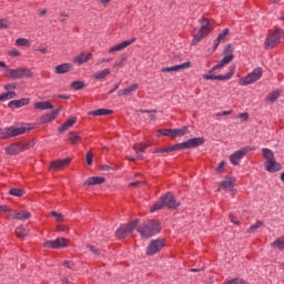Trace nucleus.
Listing matches in <instances>:
<instances>
[{
  "label": "nucleus",
  "instance_id": "obj_1",
  "mask_svg": "<svg viewBox=\"0 0 284 284\" xmlns=\"http://www.w3.org/2000/svg\"><path fill=\"white\" fill-rule=\"evenodd\" d=\"M138 232L141 234L142 239H152V236H156V234L161 232V224L155 220H150L142 223L138 227Z\"/></svg>",
  "mask_w": 284,
  "mask_h": 284
},
{
  "label": "nucleus",
  "instance_id": "obj_2",
  "mask_svg": "<svg viewBox=\"0 0 284 284\" xmlns=\"http://www.w3.org/2000/svg\"><path fill=\"white\" fill-rule=\"evenodd\" d=\"M263 158L265 159L264 168L266 172L274 174L283 170V165L274 158V152L271 149H262Z\"/></svg>",
  "mask_w": 284,
  "mask_h": 284
},
{
  "label": "nucleus",
  "instance_id": "obj_3",
  "mask_svg": "<svg viewBox=\"0 0 284 284\" xmlns=\"http://www.w3.org/2000/svg\"><path fill=\"white\" fill-rule=\"evenodd\" d=\"M181 202L176 201L172 193H166L160 199V201L151 206V212H156L158 210H163V207H169L170 210H179Z\"/></svg>",
  "mask_w": 284,
  "mask_h": 284
},
{
  "label": "nucleus",
  "instance_id": "obj_4",
  "mask_svg": "<svg viewBox=\"0 0 284 284\" xmlns=\"http://www.w3.org/2000/svg\"><path fill=\"white\" fill-rule=\"evenodd\" d=\"M28 132H30V128L26 125L0 129V140L12 139L14 136H20V134H26Z\"/></svg>",
  "mask_w": 284,
  "mask_h": 284
},
{
  "label": "nucleus",
  "instance_id": "obj_5",
  "mask_svg": "<svg viewBox=\"0 0 284 284\" xmlns=\"http://www.w3.org/2000/svg\"><path fill=\"white\" fill-rule=\"evenodd\" d=\"M199 21H200L201 28L192 40L193 45L201 43V41H203V39H205V37H207L212 31V27L210 26V20L207 18L201 19Z\"/></svg>",
  "mask_w": 284,
  "mask_h": 284
},
{
  "label": "nucleus",
  "instance_id": "obj_6",
  "mask_svg": "<svg viewBox=\"0 0 284 284\" xmlns=\"http://www.w3.org/2000/svg\"><path fill=\"white\" fill-rule=\"evenodd\" d=\"M284 37L283 29H276L273 33L268 34L264 42V48L266 50H272L281 43V39Z\"/></svg>",
  "mask_w": 284,
  "mask_h": 284
},
{
  "label": "nucleus",
  "instance_id": "obj_7",
  "mask_svg": "<svg viewBox=\"0 0 284 284\" xmlns=\"http://www.w3.org/2000/svg\"><path fill=\"white\" fill-rule=\"evenodd\" d=\"M234 47L232 44H227L224 48V58L215 64L209 72L212 74V72H215V70H219V68H223L224 65H227L229 63H232L234 61Z\"/></svg>",
  "mask_w": 284,
  "mask_h": 284
},
{
  "label": "nucleus",
  "instance_id": "obj_8",
  "mask_svg": "<svg viewBox=\"0 0 284 284\" xmlns=\"http://www.w3.org/2000/svg\"><path fill=\"white\" fill-rule=\"evenodd\" d=\"M261 77H263V69L256 68L246 77L240 79V85H252V83H256Z\"/></svg>",
  "mask_w": 284,
  "mask_h": 284
},
{
  "label": "nucleus",
  "instance_id": "obj_9",
  "mask_svg": "<svg viewBox=\"0 0 284 284\" xmlns=\"http://www.w3.org/2000/svg\"><path fill=\"white\" fill-rule=\"evenodd\" d=\"M70 241L65 237H58L55 240L45 241L43 243V247L49 250H63V247H68Z\"/></svg>",
  "mask_w": 284,
  "mask_h": 284
},
{
  "label": "nucleus",
  "instance_id": "obj_10",
  "mask_svg": "<svg viewBox=\"0 0 284 284\" xmlns=\"http://www.w3.org/2000/svg\"><path fill=\"white\" fill-rule=\"evenodd\" d=\"M138 225V221L130 222L129 224H122L115 233L118 239H126V236H130V234H132L133 230H136Z\"/></svg>",
  "mask_w": 284,
  "mask_h": 284
},
{
  "label": "nucleus",
  "instance_id": "obj_11",
  "mask_svg": "<svg viewBox=\"0 0 284 284\" xmlns=\"http://www.w3.org/2000/svg\"><path fill=\"white\" fill-rule=\"evenodd\" d=\"M7 72L11 79H23V77H32V71L26 67L18 69H7Z\"/></svg>",
  "mask_w": 284,
  "mask_h": 284
},
{
  "label": "nucleus",
  "instance_id": "obj_12",
  "mask_svg": "<svg viewBox=\"0 0 284 284\" xmlns=\"http://www.w3.org/2000/svg\"><path fill=\"white\" fill-rule=\"evenodd\" d=\"M205 143L204 138H193L187 140L186 142L178 143L179 150H192V148H199Z\"/></svg>",
  "mask_w": 284,
  "mask_h": 284
},
{
  "label": "nucleus",
  "instance_id": "obj_13",
  "mask_svg": "<svg viewBox=\"0 0 284 284\" xmlns=\"http://www.w3.org/2000/svg\"><path fill=\"white\" fill-rule=\"evenodd\" d=\"M165 247V240H153L146 247V255L154 256Z\"/></svg>",
  "mask_w": 284,
  "mask_h": 284
},
{
  "label": "nucleus",
  "instance_id": "obj_14",
  "mask_svg": "<svg viewBox=\"0 0 284 284\" xmlns=\"http://www.w3.org/2000/svg\"><path fill=\"white\" fill-rule=\"evenodd\" d=\"M26 150H30V144L21 142L13 143L6 148L7 154L11 155L20 154V152H26Z\"/></svg>",
  "mask_w": 284,
  "mask_h": 284
},
{
  "label": "nucleus",
  "instance_id": "obj_15",
  "mask_svg": "<svg viewBox=\"0 0 284 284\" xmlns=\"http://www.w3.org/2000/svg\"><path fill=\"white\" fill-rule=\"evenodd\" d=\"M252 150L251 148H242L237 151H235L233 154L230 156V162L232 165H239L241 163V160L247 155V152Z\"/></svg>",
  "mask_w": 284,
  "mask_h": 284
},
{
  "label": "nucleus",
  "instance_id": "obj_16",
  "mask_svg": "<svg viewBox=\"0 0 284 284\" xmlns=\"http://www.w3.org/2000/svg\"><path fill=\"white\" fill-rule=\"evenodd\" d=\"M234 70H236L235 67H232L230 72L226 73L225 75L204 74L203 79H205L206 81H230V79H232V77H234Z\"/></svg>",
  "mask_w": 284,
  "mask_h": 284
},
{
  "label": "nucleus",
  "instance_id": "obj_17",
  "mask_svg": "<svg viewBox=\"0 0 284 284\" xmlns=\"http://www.w3.org/2000/svg\"><path fill=\"white\" fill-rule=\"evenodd\" d=\"M135 41L136 38L120 42L119 44H115L109 49V54H114V52H121L122 50H125V48H129V45H132V43H134Z\"/></svg>",
  "mask_w": 284,
  "mask_h": 284
},
{
  "label": "nucleus",
  "instance_id": "obj_18",
  "mask_svg": "<svg viewBox=\"0 0 284 284\" xmlns=\"http://www.w3.org/2000/svg\"><path fill=\"white\" fill-rule=\"evenodd\" d=\"M91 59H92V53L81 52L74 57L73 63H75V65H83V63H88V61H90Z\"/></svg>",
  "mask_w": 284,
  "mask_h": 284
},
{
  "label": "nucleus",
  "instance_id": "obj_19",
  "mask_svg": "<svg viewBox=\"0 0 284 284\" xmlns=\"http://www.w3.org/2000/svg\"><path fill=\"white\" fill-rule=\"evenodd\" d=\"M191 65H192V63L184 62L182 64L162 68L161 72H164V73H168V72H180V70H187Z\"/></svg>",
  "mask_w": 284,
  "mask_h": 284
},
{
  "label": "nucleus",
  "instance_id": "obj_20",
  "mask_svg": "<svg viewBox=\"0 0 284 284\" xmlns=\"http://www.w3.org/2000/svg\"><path fill=\"white\" fill-rule=\"evenodd\" d=\"M61 112V109L53 110L51 113H47L40 118V123L45 124V123H52L54 119L59 116Z\"/></svg>",
  "mask_w": 284,
  "mask_h": 284
},
{
  "label": "nucleus",
  "instance_id": "obj_21",
  "mask_svg": "<svg viewBox=\"0 0 284 284\" xmlns=\"http://www.w3.org/2000/svg\"><path fill=\"white\" fill-rule=\"evenodd\" d=\"M72 160L70 158H67L64 160H58L51 162L50 170H63V168H67V165H70V162Z\"/></svg>",
  "mask_w": 284,
  "mask_h": 284
},
{
  "label": "nucleus",
  "instance_id": "obj_22",
  "mask_svg": "<svg viewBox=\"0 0 284 284\" xmlns=\"http://www.w3.org/2000/svg\"><path fill=\"white\" fill-rule=\"evenodd\" d=\"M139 90V84L133 83L130 87H126L125 89H121L118 91L119 97H130V94H134Z\"/></svg>",
  "mask_w": 284,
  "mask_h": 284
},
{
  "label": "nucleus",
  "instance_id": "obj_23",
  "mask_svg": "<svg viewBox=\"0 0 284 284\" xmlns=\"http://www.w3.org/2000/svg\"><path fill=\"white\" fill-rule=\"evenodd\" d=\"M30 103V99L28 98H22L20 100H13L8 103V108L11 110H14L17 108H23V105H28Z\"/></svg>",
  "mask_w": 284,
  "mask_h": 284
},
{
  "label": "nucleus",
  "instance_id": "obj_24",
  "mask_svg": "<svg viewBox=\"0 0 284 284\" xmlns=\"http://www.w3.org/2000/svg\"><path fill=\"white\" fill-rule=\"evenodd\" d=\"M227 34H230V29H223V31L217 36L216 40L214 41V49L216 50L221 43H225L227 40Z\"/></svg>",
  "mask_w": 284,
  "mask_h": 284
},
{
  "label": "nucleus",
  "instance_id": "obj_25",
  "mask_svg": "<svg viewBox=\"0 0 284 284\" xmlns=\"http://www.w3.org/2000/svg\"><path fill=\"white\" fill-rule=\"evenodd\" d=\"M72 70V64L70 63H62L54 68L55 74H68Z\"/></svg>",
  "mask_w": 284,
  "mask_h": 284
},
{
  "label": "nucleus",
  "instance_id": "obj_26",
  "mask_svg": "<svg viewBox=\"0 0 284 284\" xmlns=\"http://www.w3.org/2000/svg\"><path fill=\"white\" fill-rule=\"evenodd\" d=\"M111 73H112V71L110 69H103L101 71L95 72L92 77L97 81H103V80L108 79V77H110Z\"/></svg>",
  "mask_w": 284,
  "mask_h": 284
},
{
  "label": "nucleus",
  "instance_id": "obj_27",
  "mask_svg": "<svg viewBox=\"0 0 284 284\" xmlns=\"http://www.w3.org/2000/svg\"><path fill=\"white\" fill-rule=\"evenodd\" d=\"M12 216L16 221H28V219L32 216V213L28 211H20V212H14Z\"/></svg>",
  "mask_w": 284,
  "mask_h": 284
},
{
  "label": "nucleus",
  "instance_id": "obj_28",
  "mask_svg": "<svg viewBox=\"0 0 284 284\" xmlns=\"http://www.w3.org/2000/svg\"><path fill=\"white\" fill-rule=\"evenodd\" d=\"M34 109L36 110H54V105H52L50 101H42V102H36Z\"/></svg>",
  "mask_w": 284,
  "mask_h": 284
},
{
  "label": "nucleus",
  "instance_id": "obj_29",
  "mask_svg": "<svg viewBox=\"0 0 284 284\" xmlns=\"http://www.w3.org/2000/svg\"><path fill=\"white\" fill-rule=\"evenodd\" d=\"M101 183H105V178L92 176L84 182V185H101Z\"/></svg>",
  "mask_w": 284,
  "mask_h": 284
},
{
  "label": "nucleus",
  "instance_id": "obj_30",
  "mask_svg": "<svg viewBox=\"0 0 284 284\" xmlns=\"http://www.w3.org/2000/svg\"><path fill=\"white\" fill-rule=\"evenodd\" d=\"M236 181L234 179H227L221 182L220 187L222 190H233Z\"/></svg>",
  "mask_w": 284,
  "mask_h": 284
},
{
  "label": "nucleus",
  "instance_id": "obj_31",
  "mask_svg": "<svg viewBox=\"0 0 284 284\" xmlns=\"http://www.w3.org/2000/svg\"><path fill=\"white\" fill-rule=\"evenodd\" d=\"M185 134H190V129L187 126H183L181 129H173L172 130V136H185Z\"/></svg>",
  "mask_w": 284,
  "mask_h": 284
},
{
  "label": "nucleus",
  "instance_id": "obj_32",
  "mask_svg": "<svg viewBox=\"0 0 284 284\" xmlns=\"http://www.w3.org/2000/svg\"><path fill=\"white\" fill-rule=\"evenodd\" d=\"M89 114L91 116H106L108 114H112V110L98 109V110H94V111H90Z\"/></svg>",
  "mask_w": 284,
  "mask_h": 284
},
{
  "label": "nucleus",
  "instance_id": "obj_33",
  "mask_svg": "<svg viewBox=\"0 0 284 284\" xmlns=\"http://www.w3.org/2000/svg\"><path fill=\"white\" fill-rule=\"evenodd\" d=\"M74 123H77V118H71V119L67 120V121L59 128V132H65V130H70V128H72V125H74Z\"/></svg>",
  "mask_w": 284,
  "mask_h": 284
},
{
  "label": "nucleus",
  "instance_id": "obj_34",
  "mask_svg": "<svg viewBox=\"0 0 284 284\" xmlns=\"http://www.w3.org/2000/svg\"><path fill=\"white\" fill-rule=\"evenodd\" d=\"M168 153V152H179V144H174L172 146H168V148H163V149H158L154 151L155 154H163V153Z\"/></svg>",
  "mask_w": 284,
  "mask_h": 284
},
{
  "label": "nucleus",
  "instance_id": "obj_35",
  "mask_svg": "<svg viewBox=\"0 0 284 284\" xmlns=\"http://www.w3.org/2000/svg\"><path fill=\"white\" fill-rule=\"evenodd\" d=\"M16 236L18 239H26L28 236V229L26 226H19L16 229Z\"/></svg>",
  "mask_w": 284,
  "mask_h": 284
},
{
  "label": "nucleus",
  "instance_id": "obj_36",
  "mask_svg": "<svg viewBox=\"0 0 284 284\" xmlns=\"http://www.w3.org/2000/svg\"><path fill=\"white\" fill-rule=\"evenodd\" d=\"M69 141L72 145H77V143H79V141H81V135H79V133H75V132H70Z\"/></svg>",
  "mask_w": 284,
  "mask_h": 284
},
{
  "label": "nucleus",
  "instance_id": "obj_37",
  "mask_svg": "<svg viewBox=\"0 0 284 284\" xmlns=\"http://www.w3.org/2000/svg\"><path fill=\"white\" fill-rule=\"evenodd\" d=\"M17 93L14 91H8L0 95V101H10V99H14Z\"/></svg>",
  "mask_w": 284,
  "mask_h": 284
},
{
  "label": "nucleus",
  "instance_id": "obj_38",
  "mask_svg": "<svg viewBox=\"0 0 284 284\" xmlns=\"http://www.w3.org/2000/svg\"><path fill=\"white\" fill-rule=\"evenodd\" d=\"M278 97H281V92L273 91L267 95L266 101H268L270 103H274L278 100Z\"/></svg>",
  "mask_w": 284,
  "mask_h": 284
},
{
  "label": "nucleus",
  "instance_id": "obj_39",
  "mask_svg": "<svg viewBox=\"0 0 284 284\" xmlns=\"http://www.w3.org/2000/svg\"><path fill=\"white\" fill-rule=\"evenodd\" d=\"M16 44L20 45L21 48H30V45H31L30 40H28L26 38L17 39Z\"/></svg>",
  "mask_w": 284,
  "mask_h": 284
},
{
  "label": "nucleus",
  "instance_id": "obj_40",
  "mask_svg": "<svg viewBox=\"0 0 284 284\" xmlns=\"http://www.w3.org/2000/svg\"><path fill=\"white\" fill-rule=\"evenodd\" d=\"M273 247H276V250H284V236L278 237L275 242H273Z\"/></svg>",
  "mask_w": 284,
  "mask_h": 284
},
{
  "label": "nucleus",
  "instance_id": "obj_41",
  "mask_svg": "<svg viewBox=\"0 0 284 284\" xmlns=\"http://www.w3.org/2000/svg\"><path fill=\"white\" fill-rule=\"evenodd\" d=\"M9 194H11V196H23V194H26V191L23 189H11L9 191Z\"/></svg>",
  "mask_w": 284,
  "mask_h": 284
},
{
  "label": "nucleus",
  "instance_id": "obj_42",
  "mask_svg": "<svg viewBox=\"0 0 284 284\" xmlns=\"http://www.w3.org/2000/svg\"><path fill=\"white\" fill-rule=\"evenodd\" d=\"M260 227H263V221H257L255 224L251 225L247 230V234H252L255 230H260Z\"/></svg>",
  "mask_w": 284,
  "mask_h": 284
},
{
  "label": "nucleus",
  "instance_id": "obj_43",
  "mask_svg": "<svg viewBox=\"0 0 284 284\" xmlns=\"http://www.w3.org/2000/svg\"><path fill=\"white\" fill-rule=\"evenodd\" d=\"M71 88H73V90H83V88H85V82L84 81H74L71 83Z\"/></svg>",
  "mask_w": 284,
  "mask_h": 284
},
{
  "label": "nucleus",
  "instance_id": "obj_44",
  "mask_svg": "<svg viewBox=\"0 0 284 284\" xmlns=\"http://www.w3.org/2000/svg\"><path fill=\"white\" fill-rule=\"evenodd\" d=\"M10 28V21L8 19H0V30Z\"/></svg>",
  "mask_w": 284,
  "mask_h": 284
},
{
  "label": "nucleus",
  "instance_id": "obj_45",
  "mask_svg": "<svg viewBox=\"0 0 284 284\" xmlns=\"http://www.w3.org/2000/svg\"><path fill=\"white\" fill-rule=\"evenodd\" d=\"M146 148H148L146 145L139 144V145H134L133 150L135 153L141 154V152H145Z\"/></svg>",
  "mask_w": 284,
  "mask_h": 284
},
{
  "label": "nucleus",
  "instance_id": "obj_46",
  "mask_svg": "<svg viewBox=\"0 0 284 284\" xmlns=\"http://www.w3.org/2000/svg\"><path fill=\"white\" fill-rule=\"evenodd\" d=\"M51 216H54L59 223L63 222V214L58 213L55 211H51Z\"/></svg>",
  "mask_w": 284,
  "mask_h": 284
},
{
  "label": "nucleus",
  "instance_id": "obj_47",
  "mask_svg": "<svg viewBox=\"0 0 284 284\" xmlns=\"http://www.w3.org/2000/svg\"><path fill=\"white\" fill-rule=\"evenodd\" d=\"M88 250H90L92 252V254H95V256H99V254H101V251H99V248H95L94 246L88 244L87 245Z\"/></svg>",
  "mask_w": 284,
  "mask_h": 284
},
{
  "label": "nucleus",
  "instance_id": "obj_48",
  "mask_svg": "<svg viewBox=\"0 0 284 284\" xmlns=\"http://www.w3.org/2000/svg\"><path fill=\"white\" fill-rule=\"evenodd\" d=\"M10 57H21V51L17 49H12L9 51Z\"/></svg>",
  "mask_w": 284,
  "mask_h": 284
},
{
  "label": "nucleus",
  "instance_id": "obj_49",
  "mask_svg": "<svg viewBox=\"0 0 284 284\" xmlns=\"http://www.w3.org/2000/svg\"><path fill=\"white\" fill-rule=\"evenodd\" d=\"M92 161H93L92 151H89L87 153V163H88V165H92Z\"/></svg>",
  "mask_w": 284,
  "mask_h": 284
},
{
  "label": "nucleus",
  "instance_id": "obj_50",
  "mask_svg": "<svg viewBox=\"0 0 284 284\" xmlns=\"http://www.w3.org/2000/svg\"><path fill=\"white\" fill-rule=\"evenodd\" d=\"M4 90L10 92V90H17V84L16 83H10L4 85Z\"/></svg>",
  "mask_w": 284,
  "mask_h": 284
},
{
  "label": "nucleus",
  "instance_id": "obj_51",
  "mask_svg": "<svg viewBox=\"0 0 284 284\" xmlns=\"http://www.w3.org/2000/svg\"><path fill=\"white\" fill-rule=\"evenodd\" d=\"M172 130L173 129H169V130H163V131H159L160 134H162V136H172Z\"/></svg>",
  "mask_w": 284,
  "mask_h": 284
},
{
  "label": "nucleus",
  "instance_id": "obj_52",
  "mask_svg": "<svg viewBox=\"0 0 284 284\" xmlns=\"http://www.w3.org/2000/svg\"><path fill=\"white\" fill-rule=\"evenodd\" d=\"M237 119H242V121H247L250 119V113H240Z\"/></svg>",
  "mask_w": 284,
  "mask_h": 284
},
{
  "label": "nucleus",
  "instance_id": "obj_53",
  "mask_svg": "<svg viewBox=\"0 0 284 284\" xmlns=\"http://www.w3.org/2000/svg\"><path fill=\"white\" fill-rule=\"evenodd\" d=\"M63 266L72 270L74 267V263H72L71 261H64Z\"/></svg>",
  "mask_w": 284,
  "mask_h": 284
},
{
  "label": "nucleus",
  "instance_id": "obj_54",
  "mask_svg": "<svg viewBox=\"0 0 284 284\" xmlns=\"http://www.w3.org/2000/svg\"><path fill=\"white\" fill-rule=\"evenodd\" d=\"M232 112H233L232 110L223 111L221 113H216V116H227V115L232 114Z\"/></svg>",
  "mask_w": 284,
  "mask_h": 284
},
{
  "label": "nucleus",
  "instance_id": "obj_55",
  "mask_svg": "<svg viewBox=\"0 0 284 284\" xmlns=\"http://www.w3.org/2000/svg\"><path fill=\"white\" fill-rule=\"evenodd\" d=\"M68 231V226L65 225H58L57 226V232H67Z\"/></svg>",
  "mask_w": 284,
  "mask_h": 284
},
{
  "label": "nucleus",
  "instance_id": "obj_56",
  "mask_svg": "<svg viewBox=\"0 0 284 284\" xmlns=\"http://www.w3.org/2000/svg\"><path fill=\"white\" fill-rule=\"evenodd\" d=\"M38 52H41V54H48V49L45 47H39Z\"/></svg>",
  "mask_w": 284,
  "mask_h": 284
},
{
  "label": "nucleus",
  "instance_id": "obj_57",
  "mask_svg": "<svg viewBox=\"0 0 284 284\" xmlns=\"http://www.w3.org/2000/svg\"><path fill=\"white\" fill-rule=\"evenodd\" d=\"M60 17L62 18L60 21H65L70 14H68L65 11L60 12Z\"/></svg>",
  "mask_w": 284,
  "mask_h": 284
},
{
  "label": "nucleus",
  "instance_id": "obj_58",
  "mask_svg": "<svg viewBox=\"0 0 284 284\" xmlns=\"http://www.w3.org/2000/svg\"><path fill=\"white\" fill-rule=\"evenodd\" d=\"M141 183H143L142 181H135L129 184V187H136L139 185H141Z\"/></svg>",
  "mask_w": 284,
  "mask_h": 284
},
{
  "label": "nucleus",
  "instance_id": "obj_59",
  "mask_svg": "<svg viewBox=\"0 0 284 284\" xmlns=\"http://www.w3.org/2000/svg\"><path fill=\"white\" fill-rule=\"evenodd\" d=\"M230 220H231V223H233L234 225H239V220H236V217H234V215H230Z\"/></svg>",
  "mask_w": 284,
  "mask_h": 284
},
{
  "label": "nucleus",
  "instance_id": "obj_60",
  "mask_svg": "<svg viewBox=\"0 0 284 284\" xmlns=\"http://www.w3.org/2000/svg\"><path fill=\"white\" fill-rule=\"evenodd\" d=\"M223 168H225V162L224 161L220 162V164L216 168V171L221 172V170H223Z\"/></svg>",
  "mask_w": 284,
  "mask_h": 284
},
{
  "label": "nucleus",
  "instance_id": "obj_61",
  "mask_svg": "<svg viewBox=\"0 0 284 284\" xmlns=\"http://www.w3.org/2000/svg\"><path fill=\"white\" fill-rule=\"evenodd\" d=\"M119 85H120L119 83L115 84L114 88L109 91V94L116 92V90H119Z\"/></svg>",
  "mask_w": 284,
  "mask_h": 284
},
{
  "label": "nucleus",
  "instance_id": "obj_62",
  "mask_svg": "<svg viewBox=\"0 0 284 284\" xmlns=\"http://www.w3.org/2000/svg\"><path fill=\"white\" fill-rule=\"evenodd\" d=\"M101 170H103L104 172H108V171L112 170V168L108 166V165H102Z\"/></svg>",
  "mask_w": 284,
  "mask_h": 284
},
{
  "label": "nucleus",
  "instance_id": "obj_63",
  "mask_svg": "<svg viewBox=\"0 0 284 284\" xmlns=\"http://www.w3.org/2000/svg\"><path fill=\"white\" fill-rule=\"evenodd\" d=\"M0 212H8V205H0Z\"/></svg>",
  "mask_w": 284,
  "mask_h": 284
},
{
  "label": "nucleus",
  "instance_id": "obj_64",
  "mask_svg": "<svg viewBox=\"0 0 284 284\" xmlns=\"http://www.w3.org/2000/svg\"><path fill=\"white\" fill-rule=\"evenodd\" d=\"M110 1L112 0H100V3H102V6H106Z\"/></svg>",
  "mask_w": 284,
  "mask_h": 284
}]
</instances>
